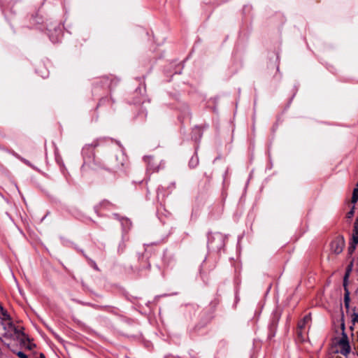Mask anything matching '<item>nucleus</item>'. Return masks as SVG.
<instances>
[{
	"label": "nucleus",
	"mask_w": 358,
	"mask_h": 358,
	"mask_svg": "<svg viewBox=\"0 0 358 358\" xmlns=\"http://www.w3.org/2000/svg\"><path fill=\"white\" fill-rule=\"evenodd\" d=\"M0 336L6 337V345L14 354L22 358V331L9 319L0 322Z\"/></svg>",
	"instance_id": "f257e3e1"
},
{
	"label": "nucleus",
	"mask_w": 358,
	"mask_h": 358,
	"mask_svg": "<svg viewBox=\"0 0 358 358\" xmlns=\"http://www.w3.org/2000/svg\"><path fill=\"white\" fill-rule=\"evenodd\" d=\"M341 327L342 329V337L338 341L339 345L342 349V354L343 355H347L350 352V346L348 341V337L347 334L345 333V324L342 322L341 324Z\"/></svg>",
	"instance_id": "f03ea898"
},
{
	"label": "nucleus",
	"mask_w": 358,
	"mask_h": 358,
	"mask_svg": "<svg viewBox=\"0 0 358 358\" xmlns=\"http://www.w3.org/2000/svg\"><path fill=\"white\" fill-rule=\"evenodd\" d=\"M345 246V240L343 236L336 237L331 243V251L338 255L342 252Z\"/></svg>",
	"instance_id": "7ed1b4c3"
},
{
	"label": "nucleus",
	"mask_w": 358,
	"mask_h": 358,
	"mask_svg": "<svg viewBox=\"0 0 358 358\" xmlns=\"http://www.w3.org/2000/svg\"><path fill=\"white\" fill-rule=\"evenodd\" d=\"M351 271V265L348 266V269H347V272L344 276V280H343V287H344V291H345V293H344V305H345V307L347 310L349 309L350 308V292L348 290V284H347V279L348 278V275H349V272Z\"/></svg>",
	"instance_id": "20e7f679"
},
{
	"label": "nucleus",
	"mask_w": 358,
	"mask_h": 358,
	"mask_svg": "<svg viewBox=\"0 0 358 358\" xmlns=\"http://www.w3.org/2000/svg\"><path fill=\"white\" fill-rule=\"evenodd\" d=\"M35 347L36 345L31 341L29 336L24 332V348L31 350Z\"/></svg>",
	"instance_id": "39448f33"
},
{
	"label": "nucleus",
	"mask_w": 358,
	"mask_h": 358,
	"mask_svg": "<svg viewBox=\"0 0 358 358\" xmlns=\"http://www.w3.org/2000/svg\"><path fill=\"white\" fill-rule=\"evenodd\" d=\"M311 320L310 314H308L303 317V318L298 322V329H304L306 324Z\"/></svg>",
	"instance_id": "423d86ee"
},
{
	"label": "nucleus",
	"mask_w": 358,
	"mask_h": 358,
	"mask_svg": "<svg viewBox=\"0 0 358 358\" xmlns=\"http://www.w3.org/2000/svg\"><path fill=\"white\" fill-rule=\"evenodd\" d=\"M358 201V187L354 189L351 202L355 203Z\"/></svg>",
	"instance_id": "0eeeda50"
},
{
	"label": "nucleus",
	"mask_w": 358,
	"mask_h": 358,
	"mask_svg": "<svg viewBox=\"0 0 358 358\" xmlns=\"http://www.w3.org/2000/svg\"><path fill=\"white\" fill-rule=\"evenodd\" d=\"M10 283L12 284V285L13 287H15L17 291L21 293V290H20V285L18 283V282L16 280L15 276H13L12 278H11V280H10Z\"/></svg>",
	"instance_id": "6e6552de"
},
{
	"label": "nucleus",
	"mask_w": 358,
	"mask_h": 358,
	"mask_svg": "<svg viewBox=\"0 0 358 358\" xmlns=\"http://www.w3.org/2000/svg\"><path fill=\"white\" fill-rule=\"evenodd\" d=\"M122 166H123L122 163H121L120 164H117L116 165H114V166H112L111 167H110L108 169V170L110 171L116 172L117 170L120 169Z\"/></svg>",
	"instance_id": "1a4fd4ad"
},
{
	"label": "nucleus",
	"mask_w": 358,
	"mask_h": 358,
	"mask_svg": "<svg viewBox=\"0 0 358 358\" xmlns=\"http://www.w3.org/2000/svg\"><path fill=\"white\" fill-rule=\"evenodd\" d=\"M357 244V243H355L354 241L352 240V243H350V245L348 248V252L350 254H352L355 251Z\"/></svg>",
	"instance_id": "9d476101"
},
{
	"label": "nucleus",
	"mask_w": 358,
	"mask_h": 358,
	"mask_svg": "<svg viewBox=\"0 0 358 358\" xmlns=\"http://www.w3.org/2000/svg\"><path fill=\"white\" fill-rule=\"evenodd\" d=\"M303 329H298V328L296 329L297 336L299 337V338H300L302 341L303 340Z\"/></svg>",
	"instance_id": "9b49d317"
},
{
	"label": "nucleus",
	"mask_w": 358,
	"mask_h": 358,
	"mask_svg": "<svg viewBox=\"0 0 358 358\" xmlns=\"http://www.w3.org/2000/svg\"><path fill=\"white\" fill-rule=\"evenodd\" d=\"M352 322L355 324V322L358 323V313H353L352 315Z\"/></svg>",
	"instance_id": "f8f14e48"
},
{
	"label": "nucleus",
	"mask_w": 358,
	"mask_h": 358,
	"mask_svg": "<svg viewBox=\"0 0 358 358\" xmlns=\"http://www.w3.org/2000/svg\"><path fill=\"white\" fill-rule=\"evenodd\" d=\"M355 206H353L352 209L347 213V217L350 219L353 217L355 213Z\"/></svg>",
	"instance_id": "ddd939ff"
},
{
	"label": "nucleus",
	"mask_w": 358,
	"mask_h": 358,
	"mask_svg": "<svg viewBox=\"0 0 358 358\" xmlns=\"http://www.w3.org/2000/svg\"><path fill=\"white\" fill-rule=\"evenodd\" d=\"M355 296L358 299V287L357 288V289L355 291Z\"/></svg>",
	"instance_id": "4468645a"
},
{
	"label": "nucleus",
	"mask_w": 358,
	"mask_h": 358,
	"mask_svg": "<svg viewBox=\"0 0 358 358\" xmlns=\"http://www.w3.org/2000/svg\"><path fill=\"white\" fill-rule=\"evenodd\" d=\"M39 358H45V355L43 353H41Z\"/></svg>",
	"instance_id": "2eb2a0df"
},
{
	"label": "nucleus",
	"mask_w": 358,
	"mask_h": 358,
	"mask_svg": "<svg viewBox=\"0 0 358 358\" xmlns=\"http://www.w3.org/2000/svg\"><path fill=\"white\" fill-rule=\"evenodd\" d=\"M93 266H94V268L95 269L98 270V268H97V266H96V264H95V263H93Z\"/></svg>",
	"instance_id": "dca6fc26"
},
{
	"label": "nucleus",
	"mask_w": 358,
	"mask_h": 358,
	"mask_svg": "<svg viewBox=\"0 0 358 358\" xmlns=\"http://www.w3.org/2000/svg\"><path fill=\"white\" fill-rule=\"evenodd\" d=\"M24 163L29 164L24 159H23Z\"/></svg>",
	"instance_id": "f3484780"
},
{
	"label": "nucleus",
	"mask_w": 358,
	"mask_h": 358,
	"mask_svg": "<svg viewBox=\"0 0 358 358\" xmlns=\"http://www.w3.org/2000/svg\"><path fill=\"white\" fill-rule=\"evenodd\" d=\"M357 348H358V331H357Z\"/></svg>",
	"instance_id": "a211bd4d"
},
{
	"label": "nucleus",
	"mask_w": 358,
	"mask_h": 358,
	"mask_svg": "<svg viewBox=\"0 0 358 358\" xmlns=\"http://www.w3.org/2000/svg\"><path fill=\"white\" fill-rule=\"evenodd\" d=\"M24 358H28L26 355L24 354Z\"/></svg>",
	"instance_id": "6ab92c4d"
},
{
	"label": "nucleus",
	"mask_w": 358,
	"mask_h": 358,
	"mask_svg": "<svg viewBox=\"0 0 358 358\" xmlns=\"http://www.w3.org/2000/svg\"><path fill=\"white\" fill-rule=\"evenodd\" d=\"M103 101V99H101L100 102H99V104L101 103V102H102Z\"/></svg>",
	"instance_id": "aec40b11"
},
{
	"label": "nucleus",
	"mask_w": 358,
	"mask_h": 358,
	"mask_svg": "<svg viewBox=\"0 0 358 358\" xmlns=\"http://www.w3.org/2000/svg\"><path fill=\"white\" fill-rule=\"evenodd\" d=\"M357 187H358V182H357Z\"/></svg>",
	"instance_id": "412c9836"
}]
</instances>
